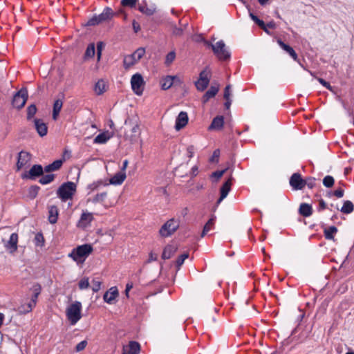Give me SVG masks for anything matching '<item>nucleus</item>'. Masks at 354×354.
I'll return each mask as SVG.
<instances>
[{"label":"nucleus","instance_id":"51","mask_svg":"<svg viewBox=\"0 0 354 354\" xmlns=\"http://www.w3.org/2000/svg\"><path fill=\"white\" fill-rule=\"evenodd\" d=\"M103 185V183L102 180H98L96 182H93V183L89 184L87 186V189H90L91 191H94L97 189L100 186H102Z\"/></svg>","mask_w":354,"mask_h":354},{"label":"nucleus","instance_id":"25","mask_svg":"<svg viewBox=\"0 0 354 354\" xmlns=\"http://www.w3.org/2000/svg\"><path fill=\"white\" fill-rule=\"evenodd\" d=\"M109 131H104L97 135L93 140L95 144H105L111 138Z\"/></svg>","mask_w":354,"mask_h":354},{"label":"nucleus","instance_id":"3","mask_svg":"<svg viewBox=\"0 0 354 354\" xmlns=\"http://www.w3.org/2000/svg\"><path fill=\"white\" fill-rule=\"evenodd\" d=\"M76 184L71 181H68L62 184L57 190V196L62 202L73 198L76 192Z\"/></svg>","mask_w":354,"mask_h":354},{"label":"nucleus","instance_id":"32","mask_svg":"<svg viewBox=\"0 0 354 354\" xmlns=\"http://www.w3.org/2000/svg\"><path fill=\"white\" fill-rule=\"evenodd\" d=\"M215 219L216 217L214 216H212V218H210L209 221L205 223L201 235V237L205 236L207 234V233L212 229L215 223Z\"/></svg>","mask_w":354,"mask_h":354},{"label":"nucleus","instance_id":"8","mask_svg":"<svg viewBox=\"0 0 354 354\" xmlns=\"http://www.w3.org/2000/svg\"><path fill=\"white\" fill-rule=\"evenodd\" d=\"M28 99V91L26 88H21L13 96L12 106L18 109H21L26 104Z\"/></svg>","mask_w":354,"mask_h":354},{"label":"nucleus","instance_id":"39","mask_svg":"<svg viewBox=\"0 0 354 354\" xmlns=\"http://www.w3.org/2000/svg\"><path fill=\"white\" fill-rule=\"evenodd\" d=\"M131 132L133 135L131 136L130 140L131 142H136L140 134L139 126L138 124L134 125L131 129Z\"/></svg>","mask_w":354,"mask_h":354},{"label":"nucleus","instance_id":"23","mask_svg":"<svg viewBox=\"0 0 354 354\" xmlns=\"http://www.w3.org/2000/svg\"><path fill=\"white\" fill-rule=\"evenodd\" d=\"M62 165H63V160H61V159L56 160L54 162H53L51 164H49V165L45 166L44 167V171L46 173H50V172H52V171H57V170H59L61 168Z\"/></svg>","mask_w":354,"mask_h":354},{"label":"nucleus","instance_id":"4","mask_svg":"<svg viewBox=\"0 0 354 354\" xmlns=\"http://www.w3.org/2000/svg\"><path fill=\"white\" fill-rule=\"evenodd\" d=\"M82 304L75 301L66 310V316L71 325H75L82 317Z\"/></svg>","mask_w":354,"mask_h":354},{"label":"nucleus","instance_id":"40","mask_svg":"<svg viewBox=\"0 0 354 354\" xmlns=\"http://www.w3.org/2000/svg\"><path fill=\"white\" fill-rule=\"evenodd\" d=\"M139 0H121V6L126 8H134L136 7Z\"/></svg>","mask_w":354,"mask_h":354},{"label":"nucleus","instance_id":"19","mask_svg":"<svg viewBox=\"0 0 354 354\" xmlns=\"http://www.w3.org/2000/svg\"><path fill=\"white\" fill-rule=\"evenodd\" d=\"M48 220L50 223L55 224L57 223L59 216V209L56 205H48Z\"/></svg>","mask_w":354,"mask_h":354},{"label":"nucleus","instance_id":"31","mask_svg":"<svg viewBox=\"0 0 354 354\" xmlns=\"http://www.w3.org/2000/svg\"><path fill=\"white\" fill-rule=\"evenodd\" d=\"M63 106V102L60 99H57L54 102L53 104V120H56L57 118V116L62 108Z\"/></svg>","mask_w":354,"mask_h":354},{"label":"nucleus","instance_id":"52","mask_svg":"<svg viewBox=\"0 0 354 354\" xmlns=\"http://www.w3.org/2000/svg\"><path fill=\"white\" fill-rule=\"evenodd\" d=\"M176 57V53L174 51L169 52L167 56L165 59V64L167 65H169L175 59Z\"/></svg>","mask_w":354,"mask_h":354},{"label":"nucleus","instance_id":"22","mask_svg":"<svg viewBox=\"0 0 354 354\" xmlns=\"http://www.w3.org/2000/svg\"><path fill=\"white\" fill-rule=\"evenodd\" d=\"M126 178L125 171H119L110 179V183L115 185H121Z\"/></svg>","mask_w":354,"mask_h":354},{"label":"nucleus","instance_id":"26","mask_svg":"<svg viewBox=\"0 0 354 354\" xmlns=\"http://www.w3.org/2000/svg\"><path fill=\"white\" fill-rule=\"evenodd\" d=\"M224 124V118L222 115H218L215 117L210 126L209 127V129H221Z\"/></svg>","mask_w":354,"mask_h":354},{"label":"nucleus","instance_id":"35","mask_svg":"<svg viewBox=\"0 0 354 354\" xmlns=\"http://www.w3.org/2000/svg\"><path fill=\"white\" fill-rule=\"evenodd\" d=\"M105 90V83L103 80H99L95 83L94 91L97 95H102Z\"/></svg>","mask_w":354,"mask_h":354},{"label":"nucleus","instance_id":"37","mask_svg":"<svg viewBox=\"0 0 354 354\" xmlns=\"http://www.w3.org/2000/svg\"><path fill=\"white\" fill-rule=\"evenodd\" d=\"M55 174H48L46 175H42L41 178L39 180V183L41 185H47L53 182L55 179Z\"/></svg>","mask_w":354,"mask_h":354},{"label":"nucleus","instance_id":"9","mask_svg":"<svg viewBox=\"0 0 354 354\" xmlns=\"http://www.w3.org/2000/svg\"><path fill=\"white\" fill-rule=\"evenodd\" d=\"M131 88L137 95H141L143 92L145 82L142 76L136 73L132 75L131 79Z\"/></svg>","mask_w":354,"mask_h":354},{"label":"nucleus","instance_id":"41","mask_svg":"<svg viewBox=\"0 0 354 354\" xmlns=\"http://www.w3.org/2000/svg\"><path fill=\"white\" fill-rule=\"evenodd\" d=\"M40 187L37 185H32L29 187L28 195L30 198H35L38 194Z\"/></svg>","mask_w":354,"mask_h":354},{"label":"nucleus","instance_id":"42","mask_svg":"<svg viewBox=\"0 0 354 354\" xmlns=\"http://www.w3.org/2000/svg\"><path fill=\"white\" fill-rule=\"evenodd\" d=\"M34 243L36 246H43L44 238L41 233H37L34 239Z\"/></svg>","mask_w":354,"mask_h":354},{"label":"nucleus","instance_id":"49","mask_svg":"<svg viewBox=\"0 0 354 354\" xmlns=\"http://www.w3.org/2000/svg\"><path fill=\"white\" fill-rule=\"evenodd\" d=\"M250 17L254 21V23L256 24H257L259 27L264 26V21L263 20L259 19V17L257 15H255L254 14L250 12Z\"/></svg>","mask_w":354,"mask_h":354},{"label":"nucleus","instance_id":"20","mask_svg":"<svg viewBox=\"0 0 354 354\" xmlns=\"http://www.w3.org/2000/svg\"><path fill=\"white\" fill-rule=\"evenodd\" d=\"M34 123L37 132L41 137H43L47 134V125L41 119L35 118L34 120Z\"/></svg>","mask_w":354,"mask_h":354},{"label":"nucleus","instance_id":"1","mask_svg":"<svg viewBox=\"0 0 354 354\" xmlns=\"http://www.w3.org/2000/svg\"><path fill=\"white\" fill-rule=\"evenodd\" d=\"M204 44L206 46L212 48L214 55L218 60L227 61L230 59L231 53L223 40H220L215 44H212L207 40H204Z\"/></svg>","mask_w":354,"mask_h":354},{"label":"nucleus","instance_id":"10","mask_svg":"<svg viewBox=\"0 0 354 354\" xmlns=\"http://www.w3.org/2000/svg\"><path fill=\"white\" fill-rule=\"evenodd\" d=\"M178 227V223L174 219L166 222L160 229L159 233L163 237L171 236Z\"/></svg>","mask_w":354,"mask_h":354},{"label":"nucleus","instance_id":"15","mask_svg":"<svg viewBox=\"0 0 354 354\" xmlns=\"http://www.w3.org/2000/svg\"><path fill=\"white\" fill-rule=\"evenodd\" d=\"M18 234L17 233L11 234L9 240L5 243V248L10 252L13 253L17 250Z\"/></svg>","mask_w":354,"mask_h":354},{"label":"nucleus","instance_id":"21","mask_svg":"<svg viewBox=\"0 0 354 354\" xmlns=\"http://www.w3.org/2000/svg\"><path fill=\"white\" fill-rule=\"evenodd\" d=\"M277 44L279 46L285 50L289 55L296 62H299L297 54L295 51V50L290 46L289 45L285 44L281 39H278L277 40Z\"/></svg>","mask_w":354,"mask_h":354},{"label":"nucleus","instance_id":"60","mask_svg":"<svg viewBox=\"0 0 354 354\" xmlns=\"http://www.w3.org/2000/svg\"><path fill=\"white\" fill-rule=\"evenodd\" d=\"M183 29L181 28H178L176 26L174 27L172 33L174 35L179 36L183 34Z\"/></svg>","mask_w":354,"mask_h":354},{"label":"nucleus","instance_id":"33","mask_svg":"<svg viewBox=\"0 0 354 354\" xmlns=\"http://www.w3.org/2000/svg\"><path fill=\"white\" fill-rule=\"evenodd\" d=\"M354 209V205L350 201H346L344 203L343 206L340 209V211L346 214H351Z\"/></svg>","mask_w":354,"mask_h":354},{"label":"nucleus","instance_id":"53","mask_svg":"<svg viewBox=\"0 0 354 354\" xmlns=\"http://www.w3.org/2000/svg\"><path fill=\"white\" fill-rule=\"evenodd\" d=\"M92 283H93V286H92L93 291L94 292H98L101 288V281L96 280V279H93L92 281Z\"/></svg>","mask_w":354,"mask_h":354},{"label":"nucleus","instance_id":"61","mask_svg":"<svg viewBox=\"0 0 354 354\" xmlns=\"http://www.w3.org/2000/svg\"><path fill=\"white\" fill-rule=\"evenodd\" d=\"M35 306V304H33L32 301L31 300V301L28 303V306H27L26 308V309H24V310H21V312H24V313H29V312H30V311L32 310V308H33V307H34Z\"/></svg>","mask_w":354,"mask_h":354},{"label":"nucleus","instance_id":"44","mask_svg":"<svg viewBox=\"0 0 354 354\" xmlns=\"http://www.w3.org/2000/svg\"><path fill=\"white\" fill-rule=\"evenodd\" d=\"M37 107L35 104H30L27 108V119L30 120L36 113Z\"/></svg>","mask_w":354,"mask_h":354},{"label":"nucleus","instance_id":"59","mask_svg":"<svg viewBox=\"0 0 354 354\" xmlns=\"http://www.w3.org/2000/svg\"><path fill=\"white\" fill-rule=\"evenodd\" d=\"M194 147L193 145H189L187 147V156L189 158H192L193 156H194Z\"/></svg>","mask_w":354,"mask_h":354},{"label":"nucleus","instance_id":"14","mask_svg":"<svg viewBox=\"0 0 354 354\" xmlns=\"http://www.w3.org/2000/svg\"><path fill=\"white\" fill-rule=\"evenodd\" d=\"M140 344L136 341H130L128 346H123L122 354H139Z\"/></svg>","mask_w":354,"mask_h":354},{"label":"nucleus","instance_id":"24","mask_svg":"<svg viewBox=\"0 0 354 354\" xmlns=\"http://www.w3.org/2000/svg\"><path fill=\"white\" fill-rule=\"evenodd\" d=\"M218 91V86H211L203 96L202 100L203 103H206L210 98L214 97Z\"/></svg>","mask_w":354,"mask_h":354},{"label":"nucleus","instance_id":"38","mask_svg":"<svg viewBox=\"0 0 354 354\" xmlns=\"http://www.w3.org/2000/svg\"><path fill=\"white\" fill-rule=\"evenodd\" d=\"M95 48L94 44L91 43L87 46L85 53L84 59L91 58L95 55Z\"/></svg>","mask_w":354,"mask_h":354},{"label":"nucleus","instance_id":"45","mask_svg":"<svg viewBox=\"0 0 354 354\" xmlns=\"http://www.w3.org/2000/svg\"><path fill=\"white\" fill-rule=\"evenodd\" d=\"M188 253H184L180 255L176 261V266L178 269H180V266L183 264L185 260L188 258Z\"/></svg>","mask_w":354,"mask_h":354},{"label":"nucleus","instance_id":"50","mask_svg":"<svg viewBox=\"0 0 354 354\" xmlns=\"http://www.w3.org/2000/svg\"><path fill=\"white\" fill-rule=\"evenodd\" d=\"M226 170H227V169H223L221 171L218 170V171H214L211 174V178H214L215 180L217 181L219 178H221L223 176V175L225 174Z\"/></svg>","mask_w":354,"mask_h":354},{"label":"nucleus","instance_id":"12","mask_svg":"<svg viewBox=\"0 0 354 354\" xmlns=\"http://www.w3.org/2000/svg\"><path fill=\"white\" fill-rule=\"evenodd\" d=\"M304 179L299 173H294L290 178L289 183L293 190H301L304 187Z\"/></svg>","mask_w":354,"mask_h":354},{"label":"nucleus","instance_id":"18","mask_svg":"<svg viewBox=\"0 0 354 354\" xmlns=\"http://www.w3.org/2000/svg\"><path fill=\"white\" fill-rule=\"evenodd\" d=\"M117 13L110 7H105L100 15H97L100 23L108 21L113 18V16L116 15Z\"/></svg>","mask_w":354,"mask_h":354},{"label":"nucleus","instance_id":"11","mask_svg":"<svg viewBox=\"0 0 354 354\" xmlns=\"http://www.w3.org/2000/svg\"><path fill=\"white\" fill-rule=\"evenodd\" d=\"M209 83V71L207 68L203 70L199 75V79L195 82L196 88L198 91H204Z\"/></svg>","mask_w":354,"mask_h":354},{"label":"nucleus","instance_id":"16","mask_svg":"<svg viewBox=\"0 0 354 354\" xmlns=\"http://www.w3.org/2000/svg\"><path fill=\"white\" fill-rule=\"evenodd\" d=\"M188 120L187 112L180 111L176 119L175 129L179 131L185 127L188 122Z\"/></svg>","mask_w":354,"mask_h":354},{"label":"nucleus","instance_id":"48","mask_svg":"<svg viewBox=\"0 0 354 354\" xmlns=\"http://www.w3.org/2000/svg\"><path fill=\"white\" fill-rule=\"evenodd\" d=\"M323 227L325 238L328 240H332V226L325 227V225H323Z\"/></svg>","mask_w":354,"mask_h":354},{"label":"nucleus","instance_id":"43","mask_svg":"<svg viewBox=\"0 0 354 354\" xmlns=\"http://www.w3.org/2000/svg\"><path fill=\"white\" fill-rule=\"evenodd\" d=\"M316 178L313 177H308L304 179V187L306 185L309 189H313L316 186Z\"/></svg>","mask_w":354,"mask_h":354},{"label":"nucleus","instance_id":"7","mask_svg":"<svg viewBox=\"0 0 354 354\" xmlns=\"http://www.w3.org/2000/svg\"><path fill=\"white\" fill-rule=\"evenodd\" d=\"M44 168L41 165H34L30 169L29 171H26L21 174V178L23 179H28L31 180H35L37 178L41 176L44 172Z\"/></svg>","mask_w":354,"mask_h":354},{"label":"nucleus","instance_id":"56","mask_svg":"<svg viewBox=\"0 0 354 354\" xmlns=\"http://www.w3.org/2000/svg\"><path fill=\"white\" fill-rule=\"evenodd\" d=\"M318 81L326 88L332 91V86L330 85V82H326L322 78H319Z\"/></svg>","mask_w":354,"mask_h":354},{"label":"nucleus","instance_id":"64","mask_svg":"<svg viewBox=\"0 0 354 354\" xmlns=\"http://www.w3.org/2000/svg\"><path fill=\"white\" fill-rule=\"evenodd\" d=\"M326 208V203H325V201L323 199H320L319 202L318 210L319 211L324 210Z\"/></svg>","mask_w":354,"mask_h":354},{"label":"nucleus","instance_id":"62","mask_svg":"<svg viewBox=\"0 0 354 354\" xmlns=\"http://www.w3.org/2000/svg\"><path fill=\"white\" fill-rule=\"evenodd\" d=\"M333 195L337 198H342L344 196V190L342 188L337 189L333 192Z\"/></svg>","mask_w":354,"mask_h":354},{"label":"nucleus","instance_id":"2","mask_svg":"<svg viewBox=\"0 0 354 354\" xmlns=\"http://www.w3.org/2000/svg\"><path fill=\"white\" fill-rule=\"evenodd\" d=\"M93 247L90 244H84L73 249L68 257L77 263H83L93 252Z\"/></svg>","mask_w":354,"mask_h":354},{"label":"nucleus","instance_id":"36","mask_svg":"<svg viewBox=\"0 0 354 354\" xmlns=\"http://www.w3.org/2000/svg\"><path fill=\"white\" fill-rule=\"evenodd\" d=\"M107 197V192H103L99 194H97L95 197L90 200L93 203H102L104 202L105 199Z\"/></svg>","mask_w":354,"mask_h":354},{"label":"nucleus","instance_id":"57","mask_svg":"<svg viewBox=\"0 0 354 354\" xmlns=\"http://www.w3.org/2000/svg\"><path fill=\"white\" fill-rule=\"evenodd\" d=\"M103 47H104V44L102 42L100 41L97 44V53L98 60L100 59Z\"/></svg>","mask_w":354,"mask_h":354},{"label":"nucleus","instance_id":"30","mask_svg":"<svg viewBox=\"0 0 354 354\" xmlns=\"http://www.w3.org/2000/svg\"><path fill=\"white\" fill-rule=\"evenodd\" d=\"M299 212L301 215L305 217H308L313 214V209L311 205L307 203H301L300 205Z\"/></svg>","mask_w":354,"mask_h":354},{"label":"nucleus","instance_id":"55","mask_svg":"<svg viewBox=\"0 0 354 354\" xmlns=\"http://www.w3.org/2000/svg\"><path fill=\"white\" fill-rule=\"evenodd\" d=\"M86 345H87V342L86 340H83V341L80 342V343H78L76 345V347H75L76 351L80 352V351H83L86 348Z\"/></svg>","mask_w":354,"mask_h":354},{"label":"nucleus","instance_id":"13","mask_svg":"<svg viewBox=\"0 0 354 354\" xmlns=\"http://www.w3.org/2000/svg\"><path fill=\"white\" fill-rule=\"evenodd\" d=\"M138 10L147 16L153 15L156 10V7L154 4L148 6L146 0H142L140 3L138 4Z\"/></svg>","mask_w":354,"mask_h":354},{"label":"nucleus","instance_id":"6","mask_svg":"<svg viewBox=\"0 0 354 354\" xmlns=\"http://www.w3.org/2000/svg\"><path fill=\"white\" fill-rule=\"evenodd\" d=\"M32 155L26 151H21L17 157L16 171H20L23 168L30 166Z\"/></svg>","mask_w":354,"mask_h":354},{"label":"nucleus","instance_id":"46","mask_svg":"<svg viewBox=\"0 0 354 354\" xmlns=\"http://www.w3.org/2000/svg\"><path fill=\"white\" fill-rule=\"evenodd\" d=\"M101 24L98 16L97 15H93L91 19H89L86 23V26H94Z\"/></svg>","mask_w":354,"mask_h":354},{"label":"nucleus","instance_id":"58","mask_svg":"<svg viewBox=\"0 0 354 354\" xmlns=\"http://www.w3.org/2000/svg\"><path fill=\"white\" fill-rule=\"evenodd\" d=\"M231 86L227 85L224 89V98H230L231 95Z\"/></svg>","mask_w":354,"mask_h":354},{"label":"nucleus","instance_id":"63","mask_svg":"<svg viewBox=\"0 0 354 354\" xmlns=\"http://www.w3.org/2000/svg\"><path fill=\"white\" fill-rule=\"evenodd\" d=\"M133 29L136 33H137L140 30V26L139 23H138L136 20H133L132 22Z\"/></svg>","mask_w":354,"mask_h":354},{"label":"nucleus","instance_id":"54","mask_svg":"<svg viewBox=\"0 0 354 354\" xmlns=\"http://www.w3.org/2000/svg\"><path fill=\"white\" fill-rule=\"evenodd\" d=\"M323 184L326 187H332V176H326L323 179Z\"/></svg>","mask_w":354,"mask_h":354},{"label":"nucleus","instance_id":"17","mask_svg":"<svg viewBox=\"0 0 354 354\" xmlns=\"http://www.w3.org/2000/svg\"><path fill=\"white\" fill-rule=\"evenodd\" d=\"M118 295L119 292L117 288L115 286L111 287L104 293L103 296L104 301L107 304H112Z\"/></svg>","mask_w":354,"mask_h":354},{"label":"nucleus","instance_id":"34","mask_svg":"<svg viewBox=\"0 0 354 354\" xmlns=\"http://www.w3.org/2000/svg\"><path fill=\"white\" fill-rule=\"evenodd\" d=\"M93 220V215L91 213H82L80 219V223L85 226L86 224L90 223Z\"/></svg>","mask_w":354,"mask_h":354},{"label":"nucleus","instance_id":"47","mask_svg":"<svg viewBox=\"0 0 354 354\" xmlns=\"http://www.w3.org/2000/svg\"><path fill=\"white\" fill-rule=\"evenodd\" d=\"M78 286H79V288L80 290H84V289L88 288L89 286L88 278L84 277L83 279H82L80 281Z\"/></svg>","mask_w":354,"mask_h":354},{"label":"nucleus","instance_id":"27","mask_svg":"<svg viewBox=\"0 0 354 354\" xmlns=\"http://www.w3.org/2000/svg\"><path fill=\"white\" fill-rule=\"evenodd\" d=\"M177 248L171 245H167L165 247L162 254V258L163 259H170L176 252Z\"/></svg>","mask_w":354,"mask_h":354},{"label":"nucleus","instance_id":"5","mask_svg":"<svg viewBox=\"0 0 354 354\" xmlns=\"http://www.w3.org/2000/svg\"><path fill=\"white\" fill-rule=\"evenodd\" d=\"M145 53V48H139L132 54L125 56L123 60L124 68L125 69L131 68L144 56Z\"/></svg>","mask_w":354,"mask_h":354},{"label":"nucleus","instance_id":"29","mask_svg":"<svg viewBox=\"0 0 354 354\" xmlns=\"http://www.w3.org/2000/svg\"><path fill=\"white\" fill-rule=\"evenodd\" d=\"M176 77V76L171 75H167L165 77H164L160 82L162 89L167 90L169 88H171L174 84V80Z\"/></svg>","mask_w":354,"mask_h":354},{"label":"nucleus","instance_id":"28","mask_svg":"<svg viewBox=\"0 0 354 354\" xmlns=\"http://www.w3.org/2000/svg\"><path fill=\"white\" fill-rule=\"evenodd\" d=\"M232 177L230 178L228 180H227L222 187H221V199H224L227 197V194H229L230 189H231V185H232Z\"/></svg>","mask_w":354,"mask_h":354}]
</instances>
